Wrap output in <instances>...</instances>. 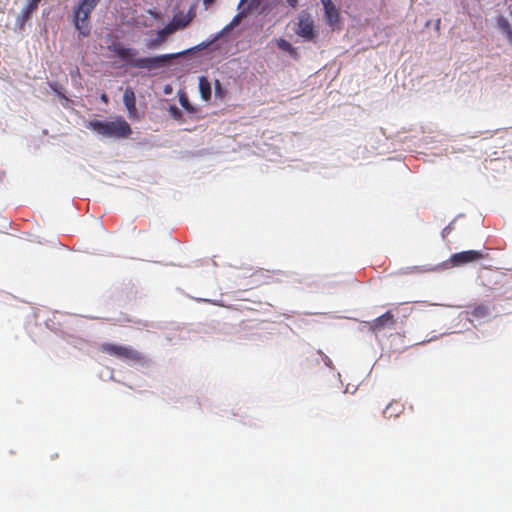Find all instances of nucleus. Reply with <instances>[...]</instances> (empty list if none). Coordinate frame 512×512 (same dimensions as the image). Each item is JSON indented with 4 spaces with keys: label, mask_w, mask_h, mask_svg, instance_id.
<instances>
[{
    "label": "nucleus",
    "mask_w": 512,
    "mask_h": 512,
    "mask_svg": "<svg viewBox=\"0 0 512 512\" xmlns=\"http://www.w3.org/2000/svg\"><path fill=\"white\" fill-rule=\"evenodd\" d=\"M485 258L482 251L467 250L451 255L449 261L453 267L462 266L468 263L477 262Z\"/></svg>",
    "instance_id": "obj_6"
},
{
    "label": "nucleus",
    "mask_w": 512,
    "mask_h": 512,
    "mask_svg": "<svg viewBox=\"0 0 512 512\" xmlns=\"http://www.w3.org/2000/svg\"><path fill=\"white\" fill-rule=\"evenodd\" d=\"M99 2L100 0H83L74 9V25L83 36L90 33L89 17Z\"/></svg>",
    "instance_id": "obj_4"
},
{
    "label": "nucleus",
    "mask_w": 512,
    "mask_h": 512,
    "mask_svg": "<svg viewBox=\"0 0 512 512\" xmlns=\"http://www.w3.org/2000/svg\"><path fill=\"white\" fill-rule=\"evenodd\" d=\"M199 90L203 100L208 101L211 98V85L206 77L199 78Z\"/></svg>",
    "instance_id": "obj_13"
},
{
    "label": "nucleus",
    "mask_w": 512,
    "mask_h": 512,
    "mask_svg": "<svg viewBox=\"0 0 512 512\" xmlns=\"http://www.w3.org/2000/svg\"><path fill=\"white\" fill-rule=\"evenodd\" d=\"M100 99L103 103L107 104L109 102V98L106 93H102Z\"/></svg>",
    "instance_id": "obj_21"
},
{
    "label": "nucleus",
    "mask_w": 512,
    "mask_h": 512,
    "mask_svg": "<svg viewBox=\"0 0 512 512\" xmlns=\"http://www.w3.org/2000/svg\"><path fill=\"white\" fill-rule=\"evenodd\" d=\"M179 102L187 112H194L195 109L193 108V106L191 105V103L189 102L188 98L185 95L180 96Z\"/></svg>",
    "instance_id": "obj_18"
},
{
    "label": "nucleus",
    "mask_w": 512,
    "mask_h": 512,
    "mask_svg": "<svg viewBox=\"0 0 512 512\" xmlns=\"http://www.w3.org/2000/svg\"><path fill=\"white\" fill-rule=\"evenodd\" d=\"M176 25H177V29L179 28H184L188 25L189 23V20H186V19H179V20H176V19H173V21Z\"/></svg>",
    "instance_id": "obj_20"
},
{
    "label": "nucleus",
    "mask_w": 512,
    "mask_h": 512,
    "mask_svg": "<svg viewBox=\"0 0 512 512\" xmlns=\"http://www.w3.org/2000/svg\"><path fill=\"white\" fill-rule=\"evenodd\" d=\"M215 0H203V4L208 7L214 3Z\"/></svg>",
    "instance_id": "obj_23"
},
{
    "label": "nucleus",
    "mask_w": 512,
    "mask_h": 512,
    "mask_svg": "<svg viewBox=\"0 0 512 512\" xmlns=\"http://www.w3.org/2000/svg\"><path fill=\"white\" fill-rule=\"evenodd\" d=\"M248 10H243L239 12L237 15L233 17L231 22L226 26L225 30H230L236 26H238L241 22V20L248 14Z\"/></svg>",
    "instance_id": "obj_16"
},
{
    "label": "nucleus",
    "mask_w": 512,
    "mask_h": 512,
    "mask_svg": "<svg viewBox=\"0 0 512 512\" xmlns=\"http://www.w3.org/2000/svg\"><path fill=\"white\" fill-rule=\"evenodd\" d=\"M109 49L120 59L127 61L128 65L139 69L153 70L165 66L170 60L185 56L193 49H188L178 53L164 54L155 57L135 58L137 51L132 48H126L119 42L113 43Z\"/></svg>",
    "instance_id": "obj_1"
},
{
    "label": "nucleus",
    "mask_w": 512,
    "mask_h": 512,
    "mask_svg": "<svg viewBox=\"0 0 512 512\" xmlns=\"http://www.w3.org/2000/svg\"><path fill=\"white\" fill-rule=\"evenodd\" d=\"M277 46L280 50L289 53L292 57L297 58L296 49L287 40L280 38L277 40Z\"/></svg>",
    "instance_id": "obj_14"
},
{
    "label": "nucleus",
    "mask_w": 512,
    "mask_h": 512,
    "mask_svg": "<svg viewBox=\"0 0 512 512\" xmlns=\"http://www.w3.org/2000/svg\"><path fill=\"white\" fill-rule=\"evenodd\" d=\"M169 113L171 115V117L177 121H180L182 119V112L180 111V109L175 106V105H171L169 107Z\"/></svg>",
    "instance_id": "obj_19"
},
{
    "label": "nucleus",
    "mask_w": 512,
    "mask_h": 512,
    "mask_svg": "<svg viewBox=\"0 0 512 512\" xmlns=\"http://www.w3.org/2000/svg\"><path fill=\"white\" fill-rule=\"evenodd\" d=\"M498 25L506 33L507 37L512 41V29L508 20L501 16L498 18Z\"/></svg>",
    "instance_id": "obj_17"
},
{
    "label": "nucleus",
    "mask_w": 512,
    "mask_h": 512,
    "mask_svg": "<svg viewBox=\"0 0 512 512\" xmlns=\"http://www.w3.org/2000/svg\"><path fill=\"white\" fill-rule=\"evenodd\" d=\"M470 314L477 319L484 318L488 316L489 308L483 304L477 305L471 310Z\"/></svg>",
    "instance_id": "obj_15"
},
{
    "label": "nucleus",
    "mask_w": 512,
    "mask_h": 512,
    "mask_svg": "<svg viewBox=\"0 0 512 512\" xmlns=\"http://www.w3.org/2000/svg\"><path fill=\"white\" fill-rule=\"evenodd\" d=\"M287 3L292 7L295 8L298 5V0H286Z\"/></svg>",
    "instance_id": "obj_22"
},
{
    "label": "nucleus",
    "mask_w": 512,
    "mask_h": 512,
    "mask_svg": "<svg viewBox=\"0 0 512 512\" xmlns=\"http://www.w3.org/2000/svg\"><path fill=\"white\" fill-rule=\"evenodd\" d=\"M324 7L326 23L332 30L339 28L340 13L331 0H321Z\"/></svg>",
    "instance_id": "obj_8"
},
{
    "label": "nucleus",
    "mask_w": 512,
    "mask_h": 512,
    "mask_svg": "<svg viewBox=\"0 0 512 512\" xmlns=\"http://www.w3.org/2000/svg\"><path fill=\"white\" fill-rule=\"evenodd\" d=\"M27 5L22 10L21 14L19 15L17 21L23 25L26 21H28L32 14L37 10L39 3L41 0H27Z\"/></svg>",
    "instance_id": "obj_11"
},
{
    "label": "nucleus",
    "mask_w": 512,
    "mask_h": 512,
    "mask_svg": "<svg viewBox=\"0 0 512 512\" xmlns=\"http://www.w3.org/2000/svg\"><path fill=\"white\" fill-rule=\"evenodd\" d=\"M296 34L306 41H312L316 36L314 20L310 13L302 11L298 16Z\"/></svg>",
    "instance_id": "obj_5"
},
{
    "label": "nucleus",
    "mask_w": 512,
    "mask_h": 512,
    "mask_svg": "<svg viewBox=\"0 0 512 512\" xmlns=\"http://www.w3.org/2000/svg\"><path fill=\"white\" fill-rule=\"evenodd\" d=\"M396 324V319L391 311L385 312L383 315L377 317L368 323L369 330L373 333H378L386 328H393Z\"/></svg>",
    "instance_id": "obj_7"
},
{
    "label": "nucleus",
    "mask_w": 512,
    "mask_h": 512,
    "mask_svg": "<svg viewBox=\"0 0 512 512\" xmlns=\"http://www.w3.org/2000/svg\"><path fill=\"white\" fill-rule=\"evenodd\" d=\"M247 0H241L240 3H239V7L244 3L246 2Z\"/></svg>",
    "instance_id": "obj_25"
},
{
    "label": "nucleus",
    "mask_w": 512,
    "mask_h": 512,
    "mask_svg": "<svg viewBox=\"0 0 512 512\" xmlns=\"http://www.w3.org/2000/svg\"><path fill=\"white\" fill-rule=\"evenodd\" d=\"M123 102L128 110L130 117H135L137 114L136 97L132 88L125 89L123 94Z\"/></svg>",
    "instance_id": "obj_10"
},
{
    "label": "nucleus",
    "mask_w": 512,
    "mask_h": 512,
    "mask_svg": "<svg viewBox=\"0 0 512 512\" xmlns=\"http://www.w3.org/2000/svg\"><path fill=\"white\" fill-rule=\"evenodd\" d=\"M404 411V405L400 401H391L383 411V415L387 419L396 418Z\"/></svg>",
    "instance_id": "obj_12"
},
{
    "label": "nucleus",
    "mask_w": 512,
    "mask_h": 512,
    "mask_svg": "<svg viewBox=\"0 0 512 512\" xmlns=\"http://www.w3.org/2000/svg\"><path fill=\"white\" fill-rule=\"evenodd\" d=\"M220 88H221V86H220V82L217 80V81H216V89H220Z\"/></svg>",
    "instance_id": "obj_24"
},
{
    "label": "nucleus",
    "mask_w": 512,
    "mask_h": 512,
    "mask_svg": "<svg viewBox=\"0 0 512 512\" xmlns=\"http://www.w3.org/2000/svg\"><path fill=\"white\" fill-rule=\"evenodd\" d=\"M177 30V25L174 22L168 23L163 29L159 30L157 33V38L150 41L148 44V48H156L161 45V43L165 40V38L172 34Z\"/></svg>",
    "instance_id": "obj_9"
},
{
    "label": "nucleus",
    "mask_w": 512,
    "mask_h": 512,
    "mask_svg": "<svg viewBox=\"0 0 512 512\" xmlns=\"http://www.w3.org/2000/svg\"><path fill=\"white\" fill-rule=\"evenodd\" d=\"M87 128L109 138H126L132 133L130 125L123 117H118L114 121L92 120L87 124Z\"/></svg>",
    "instance_id": "obj_2"
},
{
    "label": "nucleus",
    "mask_w": 512,
    "mask_h": 512,
    "mask_svg": "<svg viewBox=\"0 0 512 512\" xmlns=\"http://www.w3.org/2000/svg\"><path fill=\"white\" fill-rule=\"evenodd\" d=\"M99 349L103 353L129 363H143L145 361V357L141 352L129 346L114 343H103L100 345Z\"/></svg>",
    "instance_id": "obj_3"
}]
</instances>
